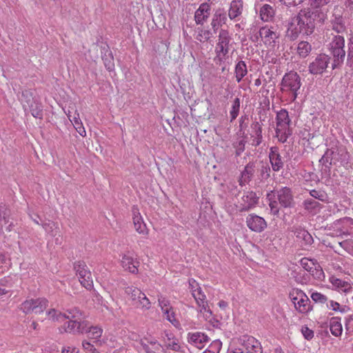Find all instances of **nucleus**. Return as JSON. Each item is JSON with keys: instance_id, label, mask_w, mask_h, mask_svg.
Here are the masks:
<instances>
[{"instance_id": "53", "label": "nucleus", "mask_w": 353, "mask_h": 353, "mask_svg": "<svg viewBox=\"0 0 353 353\" xmlns=\"http://www.w3.org/2000/svg\"><path fill=\"white\" fill-rule=\"evenodd\" d=\"M61 353H79V349L73 345H65L62 347Z\"/></svg>"}, {"instance_id": "59", "label": "nucleus", "mask_w": 353, "mask_h": 353, "mask_svg": "<svg viewBox=\"0 0 353 353\" xmlns=\"http://www.w3.org/2000/svg\"><path fill=\"white\" fill-rule=\"evenodd\" d=\"M319 202L313 200H307L305 202V208L308 210L318 206Z\"/></svg>"}, {"instance_id": "62", "label": "nucleus", "mask_w": 353, "mask_h": 353, "mask_svg": "<svg viewBox=\"0 0 353 353\" xmlns=\"http://www.w3.org/2000/svg\"><path fill=\"white\" fill-rule=\"evenodd\" d=\"M228 353H243V350L240 348L233 347L232 346L228 349Z\"/></svg>"}, {"instance_id": "38", "label": "nucleus", "mask_w": 353, "mask_h": 353, "mask_svg": "<svg viewBox=\"0 0 353 353\" xmlns=\"http://www.w3.org/2000/svg\"><path fill=\"white\" fill-rule=\"evenodd\" d=\"M197 305L199 307L200 316H202L205 321H211L212 318V313L208 307V302L205 301L203 303L197 304Z\"/></svg>"}, {"instance_id": "35", "label": "nucleus", "mask_w": 353, "mask_h": 353, "mask_svg": "<svg viewBox=\"0 0 353 353\" xmlns=\"http://www.w3.org/2000/svg\"><path fill=\"white\" fill-rule=\"evenodd\" d=\"M248 70L243 61H239L235 65V77L238 83L247 74Z\"/></svg>"}, {"instance_id": "56", "label": "nucleus", "mask_w": 353, "mask_h": 353, "mask_svg": "<svg viewBox=\"0 0 353 353\" xmlns=\"http://www.w3.org/2000/svg\"><path fill=\"white\" fill-rule=\"evenodd\" d=\"M304 1L305 0H280L281 2H282L283 4L286 5L287 6H295L299 5Z\"/></svg>"}, {"instance_id": "43", "label": "nucleus", "mask_w": 353, "mask_h": 353, "mask_svg": "<svg viewBox=\"0 0 353 353\" xmlns=\"http://www.w3.org/2000/svg\"><path fill=\"white\" fill-rule=\"evenodd\" d=\"M333 28L337 32H341L345 30V26L343 24V18L341 15L334 16V19H332Z\"/></svg>"}, {"instance_id": "6", "label": "nucleus", "mask_w": 353, "mask_h": 353, "mask_svg": "<svg viewBox=\"0 0 353 353\" xmlns=\"http://www.w3.org/2000/svg\"><path fill=\"white\" fill-rule=\"evenodd\" d=\"M276 134L279 141L284 143L287 141L288 137L291 134L290 130V119L288 112L285 109H281L276 114Z\"/></svg>"}, {"instance_id": "3", "label": "nucleus", "mask_w": 353, "mask_h": 353, "mask_svg": "<svg viewBox=\"0 0 353 353\" xmlns=\"http://www.w3.org/2000/svg\"><path fill=\"white\" fill-rule=\"evenodd\" d=\"M259 35L267 48L268 53L276 57L280 56L279 34L274 31L272 28L265 26L260 29Z\"/></svg>"}, {"instance_id": "54", "label": "nucleus", "mask_w": 353, "mask_h": 353, "mask_svg": "<svg viewBox=\"0 0 353 353\" xmlns=\"http://www.w3.org/2000/svg\"><path fill=\"white\" fill-rule=\"evenodd\" d=\"M245 144V141L244 139H241L234 144V147L236 149V153L237 155H240L244 151Z\"/></svg>"}, {"instance_id": "58", "label": "nucleus", "mask_w": 353, "mask_h": 353, "mask_svg": "<svg viewBox=\"0 0 353 353\" xmlns=\"http://www.w3.org/2000/svg\"><path fill=\"white\" fill-rule=\"evenodd\" d=\"M209 32L201 30L196 37V39L201 42H203L209 38Z\"/></svg>"}, {"instance_id": "7", "label": "nucleus", "mask_w": 353, "mask_h": 353, "mask_svg": "<svg viewBox=\"0 0 353 353\" xmlns=\"http://www.w3.org/2000/svg\"><path fill=\"white\" fill-rule=\"evenodd\" d=\"M295 309L301 314H307L312 310L311 302L305 293L299 289H293L290 293Z\"/></svg>"}, {"instance_id": "55", "label": "nucleus", "mask_w": 353, "mask_h": 353, "mask_svg": "<svg viewBox=\"0 0 353 353\" xmlns=\"http://www.w3.org/2000/svg\"><path fill=\"white\" fill-rule=\"evenodd\" d=\"M103 59L105 68L110 71L114 69V65L112 61V57L110 53H109L108 57L103 58Z\"/></svg>"}, {"instance_id": "10", "label": "nucleus", "mask_w": 353, "mask_h": 353, "mask_svg": "<svg viewBox=\"0 0 353 353\" xmlns=\"http://www.w3.org/2000/svg\"><path fill=\"white\" fill-rule=\"evenodd\" d=\"M300 264L314 279L323 280L324 278L325 275L323 269L316 260L305 257L301 259Z\"/></svg>"}, {"instance_id": "32", "label": "nucleus", "mask_w": 353, "mask_h": 353, "mask_svg": "<svg viewBox=\"0 0 353 353\" xmlns=\"http://www.w3.org/2000/svg\"><path fill=\"white\" fill-rule=\"evenodd\" d=\"M252 130L253 134L252 135L253 139V145H259L262 142V127L261 125L256 121L254 122L252 125Z\"/></svg>"}, {"instance_id": "41", "label": "nucleus", "mask_w": 353, "mask_h": 353, "mask_svg": "<svg viewBox=\"0 0 353 353\" xmlns=\"http://www.w3.org/2000/svg\"><path fill=\"white\" fill-rule=\"evenodd\" d=\"M241 101L239 98H235L230 111V121H232L238 117L240 110Z\"/></svg>"}, {"instance_id": "9", "label": "nucleus", "mask_w": 353, "mask_h": 353, "mask_svg": "<svg viewBox=\"0 0 353 353\" xmlns=\"http://www.w3.org/2000/svg\"><path fill=\"white\" fill-rule=\"evenodd\" d=\"M48 305L46 298L30 299L26 300L21 305V310L26 314L42 313Z\"/></svg>"}, {"instance_id": "21", "label": "nucleus", "mask_w": 353, "mask_h": 353, "mask_svg": "<svg viewBox=\"0 0 353 353\" xmlns=\"http://www.w3.org/2000/svg\"><path fill=\"white\" fill-rule=\"evenodd\" d=\"M132 219L136 231L141 234L147 235L148 234V230L146 227V224L145 223L138 208L136 207L132 208Z\"/></svg>"}, {"instance_id": "14", "label": "nucleus", "mask_w": 353, "mask_h": 353, "mask_svg": "<svg viewBox=\"0 0 353 353\" xmlns=\"http://www.w3.org/2000/svg\"><path fill=\"white\" fill-rule=\"evenodd\" d=\"M238 341L245 347L247 353H263L261 343L252 336L243 335L238 339Z\"/></svg>"}, {"instance_id": "13", "label": "nucleus", "mask_w": 353, "mask_h": 353, "mask_svg": "<svg viewBox=\"0 0 353 353\" xmlns=\"http://www.w3.org/2000/svg\"><path fill=\"white\" fill-rule=\"evenodd\" d=\"M141 347L146 353H163V346L152 336H145L140 339Z\"/></svg>"}, {"instance_id": "24", "label": "nucleus", "mask_w": 353, "mask_h": 353, "mask_svg": "<svg viewBox=\"0 0 353 353\" xmlns=\"http://www.w3.org/2000/svg\"><path fill=\"white\" fill-rule=\"evenodd\" d=\"M276 199H278L281 206L284 208L291 207L292 204V196L291 191L288 188H283L276 193Z\"/></svg>"}, {"instance_id": "33", "label": "nucleus", "mask_w": 353, "mask_h": 353, "mask_svg": "<svg viewBox=\"0 0 353 353\" xmlns=\"http://www.w3.org/2000/svg\"><path fill=\"white\" fill-rule=\"evenodd\" d=\"M294 234L296 238L300 241H303L305 245H310L313 242L312 235L302 228H296Z\"/></svg>"}, {"instance_id": "29", "label": "nucleus", "mask_w": 353, "mask_h": 353, "mask_svg": "<svg viewBox=\"0 0 353 353\" xmlns=\"http://www.w3.org/2000/svg\"><path fill=\"white\" fill-rule=\"evenodd\" d=\"M243 10V1L241 0H233L230 3L228 15L231 19L239 17Z\"/></svg>"}, {"instance_id": "4", "label": "nucleus", "mask_w": 353, "mask_h": 353, "mask_svg": "<svg viewBox=\"0 0 353 353\" xmlns=\"http://www.w3.org/2000/svg\"><path fill=\"white\" fill-rule=\"evenodd\" d=\"M301 85L300 76L296 72L290 71L283 77L281 83V90L283 92L290 94L291 101H294L298 97Z\"/></svg>"}, {"instance_id": "23", "label": "nucleus", "mask_w": 353, "mask_h": 353, "mask_svg": "<svg viewBox=\"0 0 353 353\" xmlns=\"http://www.w3.org/2000/svg\"><path fill=\"white\" fill-rule=\"evenodd\" d=\"M210 5L208 3H201L194 14V20L196 24H203L210 14Z\"/></svg>"}, {"instance_id": "45", "label": "nucleus", "mask_w": 353, "mask_h": 353, "mask_svg": "<svg viewBox=\"0 0 353 353\" xmlns=\"http://www.w3.org/2000/svg\"><path fill=\"white\" fill-rule=\"evenodd\" d=\"M273 197H275L274 193L271 192V193L268 194V198L270 201L269 205L270 208L271 212L273 214H277L279 211V208L278 206L277 201L276 200H274Z\"/></svg>"}, {"instance_id": "28", "label": "nucleus", "mask_w": 353, "mask_h": 353, "mask_svg": "<svg viewBox=\"0 0 353 353\" xmlns=\"http://www.w3.org/2000/svg\"><path fill=\"white\" fill-rule=\"evenodd\" d=\"M275 14V10L273 6L269 4H264L260 8V17L263 21H270Z\"/></svg>"}, {"instance_id": "50", "label": "nucleus", "mask_w": 353, "mask_h": 353, "mask_svg": "<svg viewBox=\"0 0 353 353\" xmlns=\"http://www.w3.org/2000/svg\"><path fill=\"white\" fill-rule=\"evenodd\" d=\"M311 299L316 303H324L327 302V299L326 296L320 292H313L311 294Z\"/></svg>"}, {"instance_id": "57", "label": "nucleus", "mask_w": 353, "mask_h": 353, "mask_svg": "<svg viewBox=\"0 0 353 353\" xmlns=\"http://www.w3.org/2000/svg\"><path fill=\"white\" fill-rule=\"evenodd\" d=\"M189 288L190 290L191 294H192L194 290H198L201 288L194 279H192L189 280Z\"/></svg>"}, {"instance_id": "16", "label": "nucleus", "mask_w": 353, "mask_h": 353, "mask_svg": "<svg viewBox=\"0 0 353 353\" xmlns=\"http://www.w3.org/2000/svg\"><path fill=\"white\" fill-rule=\"evenodd\" d=\"M158 301L159 305L165 319L170 321L174 327H178L179 326V322L175 317L174 312L170 305L169 300L163 296H159Z\"/></svg>"}, {"instance_id": "2", "label": "nucleus", "mask_w": 353, "mask_h": 353, "mask_svg": "<svg viewBox=\"0 0 353 353\" xmlns=\"http://www.w3.org/2000/svg\"><path fill=\"white\" fill-rule=\"evenodd\" d=\"M68 316L65 319L68 321L61 327L65 332L77 334H84L88 332L89 321L85 319L83 314L78 309L74 308L67 311Z\"/></svg>"}, {"instance_id": "27", "label": "nucleus", "mask_w": 353, "mask_h": 353, "mask_svg": "<svg viewBox=\"0 0 353 353\" xmlns=\"http://www.w3.org/2000/svg\"><path fill=\"white\" fill-rule=\"evenodd\" d=\"M65 113H66L68 119L72 123L73 126L74 127L76 130L78 132V133L82 137H85L86 131H85L84 127L83 126V123L79 118V113L76 111L74 116L73 117H72L70 111H68V113L67 112H65Z\"/></svg>"}, {"instance_id": "40", "label": "nucleus", "mask_w": 353, "mask_h": 353, "mask_svg": "<svg viewBox=\"0 0 353 353\" xmlns=\"http://www.w3.org/2000/svg\"><path fill=\"white\" fill-rule=\"evenodd\" d=\"M85 333L88 334L89 338L97 340L101 336L103 330L99 326H91L89 323L88 332Z\"/></svg>"}, {"instance_id": "12", "label": "nucleus", "mask_w": 353, "mask_h": 353, "mask_svg": "<svg viewBox=\"0 0 353 353\" xmlns=\"http://www.w3.org/2000/svg\"><path fill=\"white\" fill-rule=\"evenodd\" d=\"M77 275L79 282L85 288L89 290L93 287V281L90 271L83 263H79L75 265Z\"/></svg>"}, {"instance_id": "42", "label": "nucleus", "mask_w": 353, "mask_h": 353, "mask_svg": "<svg viewBox=\"0 0 353 353\" xmlns=\"http://www.w3.org/2000/svg\"><path fill=\"white\" fill-rule=\"evenodd\" d=\"M43 228L46 232L52 236H55L57 234L58 225L57 223L52 221H48L42 224Z\"/></svg>"}, {"instance_id": "30", "label": "nucleus", "mask_w": 353, "mask_h": 353, "mask_svg": "<svg viewBox=\"0 0 353 353\" xmlns=\"http://www.w3.org/2000/svg\"><path fill=\"white\" fill-rule=\"evenodd\" d=\"M227 20L225 13L222 10H217L213 16L212 20V27L214 31H216Z\"/></svg>"}, {"instance_id": "39", "label": "nucleus", "mask_w": 353, "mask_h": 353, "mask_svg": "<svg viewBox=\"0 0 353 353\" xmlns=\"http://www.w3.org/2000/svg\"><path fill=\"white\" fill-rule=\"evenodd\" d=\"M312 50L311 45L307 41H301L297 46V53L303 58L306 57Z\"/></svg>"}, {"instance_id": "63", "label": "nucleus", "mask_w": 353, "mask_h": 353, "mask_svg": "<svg viewBox=\"0 0 353 353\" xmlns=\"http://www.w3.org/2000/svg\"><path fill=\"white\" fill-rule=\"evenodd\" d=\"M218 305L221 310H225L228 308V302L221 300L218 303Z\"/></svg>"}, {"instance_id": "8", "label": "nucleus", "mask_w": 353, "mask_h": 353, "mask_svg": "<svg viewBox=\"0 0 353 353\" xmlns=\"http://www.w3.org/2000/svg\"><path fill=\"white\" fill-rule=\"evenodd\" d=\"M125 292L136 307L143 310H148L150 307L151 303L150 300L139 289L129 286L125 288Z\"/></svg>"}, {"instance_id": "31", "label": "nucleus", "mask_w": 353, "mask_h": 353, "mask_svg": "<svg viewBox=\"0 0 353 353\" xmlns=\"http://www.w3.org/2000/svg\"><path fill=\"white\" fill-rule=\"evenodd\" d=\"M165 345L168 349L179 351L181 348L179 341L171 333H166L164 337Z\"/></svg>"}, {"instance_id": "19", "label": "nucleus", "mask_w": 353, "mask_h": 353, "mask_svg": "<svg viewBox=\"0 0 353 353\" xmlns=\"http://www.w3.org/2000/svg\"><path fill=\"white\" fill-rule=\"evenodd\" d=\"M345 46V40L344 38L341 36H335L331 43H330V49L333 56L335 58L343 59L345 57V52L344 50Z\"/></svg>"}, {"instance_id": "5", "label": "nucleus", "mask_w": 353, "mask_h": 353, "mask_svg": "<svg viewBox=\"0 0 353 353\" xmlns=\"http://www.w3.org/2000/svg\"><path fill=\"white\" fill-rule=\"evenodd\" d=\"M231 37L225 30H221L219 34L217 43L215 47L214 61L221 64L230 57V43Z\"/></svg>"}, {"instance_id": "48", "label": "nucleus", "mask_w": 353, "mask_h": 353, "mask_svg": "<svg viewBox=\"0 0 353 353\" xmlns=\"http://www.w3.org/2000/svg\"><path fill=\"white\" fill-rule=\"evenodd\" d=\"M311 1H312L311 5L314 7L313 10H323V11H325L327 12V10L325 9H321L320 8L329 4L332 0H311Z\"/></svg>"}, {"instance_id": "44", "label": "nucleus", "mask_w": 353, "mask_h": 353, "mask_svg": "<svg viewBox=\"0 0 353 353\" xmlns=\"http://www.w3.org/2000/svg\"><path fill=\"white\" fill-rule=\"evenodd\" d=\"M222 343L219 340L214 341L203 353H219Z\"/></svg>"}, {"instance_id": "20", "label": "nucleus", "mask_w": 353, "mask_h": 353, "mask_svg": "<svg viewBox=\"0 0 353 353\" xmlns=\"http://www.w3.org/2000/svg\"><path fill=\"white\" fill-rule=\"evenodd\" d=\"M188 341L194 347L202 349L208 342V337L201 332H189L188 334Z\"/></svg>"}, {"instance_id": "22", "label": "nucleus", "mask_w": 353, "mask_h": 353, "mask_svg": "<svg viewBox=\"0 0 353 353\" xmlns=\"http://www.w3.org/2000/svg\"><path fill=\"white\" fill-rule=\"evenodd\" d=\"M259 196L253 192H245L241 198L240 210L245 211L255 206L258 203Z\"/></svg>"}, {"instance_id": "60", "label": "nucleus", "mask_w": 353, "mask_h": 353, "mask_svg": "<svg viewBox=\"0 0 353 353\" xmlns=\"http://www.w3.org/2000/svg\"><path fill=\"white\" fill-rule=\"evenodd\" d=\"M310 195L315 199H319L320 200H323L324 197L323 193L316 191L315 190H311L310 192Z\"/></svg>"}, {"instance_id": "17", "label": "nucleus", "mask_w": 353, "mask_h": 353, "mask_svg": "<svg viewBox=\"0 0 353 353\" xmlns=\"http://www.w3.org/2000/svg\"><path fill=\"white\" fill-rule=\"evenodd\" d=\"M330 63V57L325 54H319L316 59L310 63L309 71L312 74H322Z\"/></svg>"}, {"instance_id": "49", "label": "nucleus", "mask_w": 353, "mask_h": 353, "mask_svg": "<svg viewBox=\"0 0 353 353\" xmlns=\"http://www.w3.org/2000/svg\"><path fill=\"white\" fill-rule=\"evenodd\" d=\"M341 247H342L345 251L350 254L353 256V240H346L339 243Z\"/></svg>"}, {"instance_id": "25", "label": "nucleus", "mask_w": 353, "mask_h": 353, "mask_svg": "<svg viewBox=\"0 0 353 353\" xmlns=\"http://www.w3.org/2000/svg\"><path fill=\"white\" fill-rule=\"evenodd\" d=\"M269 158L274 171H279L283 168V161L277 148L272 147L270 148Z\"/></svg>"}, {"instance_id": "15", "label": "nucleus", "mask_w": 353, "mask_h": 353, "mask_svg": "<svg viewBox=\"0 0 353 353\" xmlns=\"http://www.w3.org/2000/svg\"><path fill=\"white\" fill-rule=\"evenodd\" d=\"M121 264L123 268L132 274H137L140 262L131 252H127L122 254Z\"/></svg>"}, {"instance_id": "36", "label": "nucleus", "mask_w": 353, "mask_h": 353, "mask_svg": "<svg viewBox=\"0 0 353 353\" xmlns=\"http://www.w3.org/2000/svg\"><path fill=\"white\" fill-rule=\"evenodd\" d=\"M254 173L252 165H247L241 172L239 183L241 185H245L251 179Z\"/></svg>"}, {"instance_id": "52", "label": "nucleus", "mask_w": 353, "mask_h": 353, "mask_svg": "<svg viewBox=\"0 0 353 353\" xmlns=\"http://www.w3.org/2000/svg\"><path fill=\"white\" fill-rule=\"evenodd\" d=\"M301 331L304 338L307 340H310L314 337L313 330L307 326H303Z\"/></svg>"}, {"instance_id": "64", "label": "nucleus", "mask_w": 353, "mask_h": 353, "mask_svg": "<svg viewBox=\"0 0 353 353\" xmlns=\"http://www.w3.org/2000/svg\"><path fill=\"white\" fill-rule=\"evenodd\" d=\"M32 116L34 117H36V118H41V115H42L41 112L40 110H36V111L33 110L32 112Z\"/></svg>"}, {"instance_id": "34", "label": "nucleus", "mask_w": 353, "mask_h": 353, "mask_svg": "<svg viewBox=\"0 0 353 353\" xmlns=\"http://www.w3.org/2000/svg\"><path fill=\"white\" fill-rule=\"evenodd\" d=\"M330 330L331 333L335 336H339L343 332L341 319L339 317H333L330 321Z\"/></svg>"}, {"instance_id": "46", "label": "nucleus", "mask_w": 353, "mask_h": 353, "mask_svg": "<svg viewBox=\"0 0 353 353\" xmlns=\"http://www.w3.org/2000/svg\"><path fill=\"white\" fill-rule=\"evenodd\" d=\"M327 307L328 309L334 312H339L341 313H344L345 312V306L341 305L338 302L332 300L327 303Z\"/></svg>"}, {"instance_id": "47", "label": "nucleus", "mask_w": 353, "mask_h": 353, "mask_svg": "<svg viewBox=\"0 0 353 353\" xmlns=\"http://www.w3.org/2000/svg\"><path fill=\"white\" fill-rule=\"evenodd\" d=\"M192 296L195 299L196 304L203 303L206 301V296L202 291L201 288L198 290H194L192 294Z\"/></svg>"}, {"instance_id": "61", "label": "nucleus", "mask_w": 353, "mask_h": 353, "mask_svg": "<svg viewBox=\"0 0 353 353\" xmlns=\"http://www.w3.org/2000/svg\"><path fill=\"white\" fill-rule=\"evenodd\" d=\"M348 61L353 65V42L349 44Z\"/></svg>"}, {"instance_id": "1", "label": "nucleus", "mask_w": 353, "mask_h": 353, "mask_svg": "<svg viewBox=\"0 0 353 353\" xmlns=\"http://www.w3.org/2000/svg\"><path fill=\"white\" fill-rule=\"evenodd\" d=\"M326 19V12L310 8L301 10L290 22L287 36L292 40L296 39L300 34L308 36L314 32V21L323 23Z\"/></svg>"}, {"instance_id": "18", "label": "nucleus", "mask_w": 353, "mask_h": 353, "mask_svg": "<svg viewBox=\"0 0 353 353\" xmlns=\"http://www.w3.org/2000/svg\"><path fill=\"white\" fill-rule=\"evenodd\" d=\"M246 224L250 230L255 232H261L267 227L265 219L254 214H250L247 216Z\"/></svg>"}, {"instance_id": "11", "label": "nucleus", "mask_w": 353, "mask_h": 353, "mask_svg": "<svg viewBox=\"0 0 353 353\" xmlns=\"http://www.w3.org/2000/svg\"><path fill=\"white\" fill-rule=\"evenodd\" d=\"M333 228L336 236H353V219L344 217L333 223Z\"/></svg>"}, {"instance_id": "51", "label": "nucleus", "mask_w": 353, "mask_h": 353, "mask_svg": "<svg viewBox=\"0 0 353 353\" xmlns=\"http://www.w3.org/2000/svg\"><path fill=\"white\" fill-rule=\"evenodd\" d=\"M82 348L85 353H98L94 346L85 340L82 341Z\"/></svg>"}, {"instance_id": "26", "label": "nucleus", "mask_w": 353, "mask_h": 353, "mask_svg": "<svg viewBox=\"0 0 353 353\" xmlns=\"http://www.w3.org/2000/svg\"><path fill=\"white\" fill-rule=\"evenodd\" d=\"M332 288L339 292H349L352 290V285L347 281L339 279L335 276H331L329 279Z\"/></svg>"}, {"instance_id": "37", "label": "nucleus", "mask_w": 353, "mask_h": 353, "mask_svg": "<svg viewBox=\"0 0 353 353\" xmlns=\"http://www.w3.org/2000/svg\"><path fill=\"white\" fill-rule=\"evenodd\" d=\"M47 316L49 319V320H51L52 321H57V322H61L64 319H66L68 316V313H61V312L55 310V309H50L47 312Z\"/></svg>"}]
</instances>
